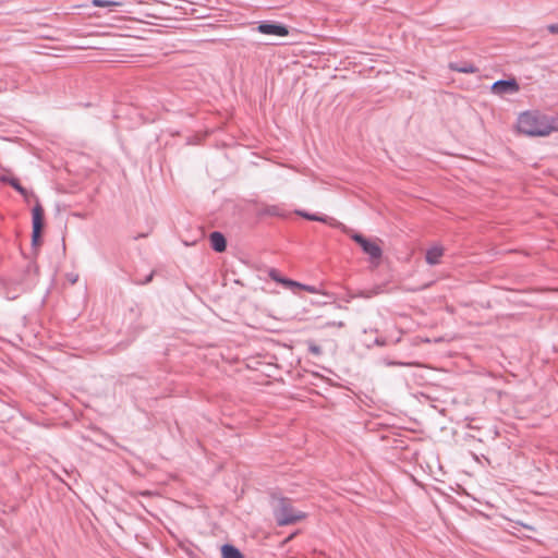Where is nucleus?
Returning a JSON list of instances; mask_svg holds the SVG:
<instances>
[{"label":"nucleus","instance_id":"obj_18","mask_svg":"<svg viewBox=\"0 0 558 558\" xmlns=\"http://www.w3.org/2000/svg\"><path fill=\"white\" fill-rule=\"evenodd\" d=\"M291 287H298V288H301L307 292H311V293H316L317 292V289L314 287V286H307V284H302V283H299L298 284H292Z\"/></svg>","mask_w":558,"mask_h":558},{"label":"nucleus","instance_id":"obj_9","mask_svg":"<svg viewBox=\"0 0 558 558\" xmlns=\"http://www.w3.org/2000/svg\"><path fill=\"white\" fill-rule=\"evenodd\" d=\"M444 255V248L441 246H433L426 251L425 259L429 265H437Z\"/></svg>","mask_w":558,"mask_h":558},{"label":"nucleus","instance_id":"obj_6","mask_svg":"<svg viewBox=\"0 0 558 558\" xmlns=\"http://www.w3.org/2000/svg\"><path fill=\"white\" fill-rule=\"evenodd\" d=\"M257 31L265 35H275L281 37L289 35V29L286 25L268 21L260 22L257 26Z\"/></svg>","mask_w":558,"mask_h":558},{"label":"nucleus","instance_id":"obj_16","mask_svg":"<svg viewBox=\"0 0 558 558\" xmlns=\"http://www.w3.org/2000/svg\"><path fill=\"white\" fill-rule=\"evenodd\" d=\"M92 3L95 7H109V5H118L119 4L116 1H109V0H93Z\"/></svg>","mask_w":558,"mask_h":558},{"label":"nucleus","instance_id":"obj_13","mask_svg":"<svg viewBox=\"0 0 558 558\" xmlns=\"http://www.w3.org/2000/svg\"><path fill=\"white\" fill-rule=\"evenodd\" d=\"M263 214L268 215V216L280 217V216H282V210H281V208L279 206L271 205V206H266L263 209Z\"/></svg>","mask_w":558,"mask_h":558},{"label":"nucleus","instance_id":"obj_11","mask_svg":"<svg viewBox=\"0 0 558 558\" xmlns=\"http://www.w3.org/2000/svg\"><path fill=\"white\" fill-rule=\"evenodd\" d=\"M222 558H244L243 554L233 545L225 544L221 547Z\"/></svg>","mask_w":558,"mask_h":558},{"label":"nucleus","instance_id":"obj_14","mask_svg":"<svg viewBox=\"0 0 558 558\" xmlns=\"http://www.w3.org/2000/svg\"><path fill=\"white\" fill-rule=\"evenodd\" d=\"M308 352L315 356H319L323 353L322 348L316 344L313 340L306 341Z\"/></svg>","mask_w":558,"mask_h":558},{"label":"nucleus","instance_id":"obj_10","mask_svg":"<svg viewBox=\"0 0 558 558\" xmlns=\"http://www.w3.org/2000/svg\"><path fill=\"white\" fill-rule=\"evenodd\" d=\"M449 69L459 73H476L478 69L471 62H450Z\"/></svg>","mask_w":558,"mask_h":558},{"label":"nucleus","instance_id":"obj_2","mask_svg":"<svg viewBox=\"0 0 558 558\" xmlns=\"http://www.w3.org/2000/svg\"><path fill=\"white\" fill-rule=\"evenodd\" d=\"M274 517L279 526L290 525L303 520L306 515L301 511H295L289 498H280Z\"/></svg>","mask_w":558,"mask_h":558},{"label":"nucleus","instance_id":"obj_8","mask_svg":"<svg viewBox=\"0 0 558 558\" xmlns=\"http://www.w3.org/2000/svg\"><path fill=\"white\" fill-rule=\"evenodd\" d=\"M209 242L211 248L217 253H222L227 248L226 236L219 231H214L209 234Z\"/></svg>","mask_w":558,"mask_h":558},{"label":"nucleus","instance_id":"obj_1","mask_svg":"<svg viewBox=\"0 0 558 558\" xmlns=\"http://www.w3.org/2000/svg\"><path fill=\"white\" fill-rule=\"evenodd\" d=\"M517 126L529 136H547L558 131V118L527 111L519 116Z\"/></svg>","mask_w":558,"mask_h":558},{"label":"nucleus","instance_id":"obj_23","mask_svg":"<svg viewBox=\"0 0 558 558\" xmlns=\"http://www.w3.org/2000/svg\"><path fill=\"white\" fill-rule=\"evenodd\" d=\"M328 326H337L339 328L343 327L344 324L342 322H339V323H336V322H332V323H327Z\"/></svg>","mask_w":558,"mask_h":558},{"label":"nucleus","instance_id":"obj_7","mask_svg":"<svg viewBox=\"0 0 558 558\" xmlns=\"http://www.w3.org/2000/svg\"><path fill=\"white\" fill-rule=\"evenodd\" d=\"M0 181L2 183H8L11 185L15 191H17L26 201H28L29 197L37 198L36 195L33 192L27 191L25 187H23L19 181V179L14 177H8V175H1ZM38 199H36L37 202Z\"/></svg>","mask_w":558,"mask_h":558},{"label":"nucleus","instance_id":"obj_17","mask_svg":"<svg viewBox=\"0 0 558 558\" xmlns=\"http://www.w3.org/2000/svg\"><path fill=\"white\" fill-rule=\"evenodd\" d=\"M37 275L38 274V266L34 262H28L26 266V274L29 276L31 274Z\"/></svg>","mask_w":558,"mask_h":558},{"label":"nucleus","instance_id":"obj_15","mask_svg":"<svg viewBox=\"0 0 558 558\" xmlns=\"http://www.w3.org/2000/svg\"><path fill=\"white\" fill-rule=\"evenodd\" d=\"M307 220L319 221V222H323V223L331 225L330 220H332V219L327 217V216H318V215H315V214H310Z\"/></svg>","mask_w":558,"mask_h":558},{"label":"nucleus","instance_id":"obj_24","mask_svg":"<svg viewBox=\"0 0 558 558\" xmlns=\"http://www.w3.org/2000/svg\"><path fill=\"white\" fill-rule=\"evenodd\" d=\"M388 365H403V363H397V362H389Z\"/></svg>","mask_w":558,"mask_h":558},{"label":"nucleus","instance_id":"obj_20","mask_svg":"<svg viewBox=\"0 0 558 558\" xmlns=\"http://www.w3.org/2000/svg\"><path fill=\"white\" fill-rule=\"evenodd\" d=\"M547 29L550 34H558V23L549 24Z\"/></svg>","mask_w":558,"mask_h":558},{"label":"nucleus","instance_id":"obj_4","mask_svg":"<svg viewBox=\"0 0 558 558\" xmlns=\"http://www.w3.org/2000/svg\"><path fill=\"white\" fill-rule=\"evenodd\" d=\"M350 238L357 243L363 252L367 254L372 259H379L383 255L381 247L374 241L366 239L364 235L357 232L350 231Z\"/></svg>","mask_w":558,"mask_h":558},{"label":"nucleus","instance_id":"obj_3","mask_svg":"<svg viewBox=\"0 0 558 558\" xmlns=\"http://www.w3.org/2000/svg\"><path fill=\"white\" fill-rule=\"evenodd\" d=\"M32 246L37 251L38 246L41 244V233L45 225V211L39 201H37V204L32 210Z\"/></svg>","mask_w":558,"mask_h":558},{"label":"nucleus","instance_id":"obj_21","mask_svg":"<svg viewBox=\"0 0 558 558\" xmlns=\"http://www.w3.org/2000/svg\"><path fill=\"white\" fill-rule=\"evenodd\" d=\"M66 278H68V280H69L72 284H74V283L77 281L78 276H77V275H73V274H69V275L66 276Z\"/></svg>","mask_w":558,"mask_h":558},{"label":"nucleus","instance_id":"obj_5","mask_svg":"<svg viewBox=\"0 0 558 558\" xmlns=\"http://www.w3.org/2000/svg\"><path fill=\"white\" fill-rule=\"evenodd\" d=\"M490 89L495 95L505 96L518 93L520 86L515 78H508L496 81Z\"/></svg>","mask_w":558,"mask_h":558},{"label":"nucleus","instance_id":"obj_12","mask_svg":"<svg viewBox=\"0 0 558 558\" xmlns=\"http://www.w3.org/2000/svg\"><path fill=\"white\" fill-rule=\"evenodd\" d=\"M268 275H269V277H270L272 280H275V281H277V282H280V283H282V284H284V286H287V287H290V286H292V284H298V282H296V281H293V280H290V279L282 278V277L280 276L279 271H278L277 269H275V268H271V269L268 271Z\"/></svg>","mask_w":558,"mask_h":558},{"label":"nucleus","instance_id":"obj_22","mask_svg":"<svg viewBox=\"0 0 558 558\" xmlns=\"http://www.w3.org/2000/svg\"><path fill=\"white\" fill-rule=\"evenodd\" d=\"M295 213H296V215H299L305 219H308L310 213H306L304 210H296Z\"/></svg>","mask_w":558,"mask_h":558},{"label":"nucleus","instance_id":"obj_19","mask_svg":"<svg viewBox=\"0 0 558 558\" xmlns=\"http://www.w3.org/2000/svg\"><path fill=\"white\" fill-rule=\"evenodd\" d=\"M155 271H151L148 276L145 277L144 280H135V283L137 284H147L149 283L154 278Z\"/></svg>","mask_w":558,"mask_h":558}]
</instances>
